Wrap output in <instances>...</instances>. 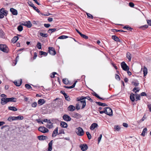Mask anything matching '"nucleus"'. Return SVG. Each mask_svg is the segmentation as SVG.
Returning <instances> with one entry per match:
<instances>
[{
    "mask_svg": "<svg viewBox=\"0 0 151 151\" xmlns=\"http://www.w3.org/2000/svg\"><path fill=\"white\" fill-rule=\"evenodd\" d=\"M0 12L5 16H6L8 14V11L5 10L4 8L0 9Z\"/></svg>",
    "mask_w": 151,
    "mask_h": 151,
    "instance_id": "12",
    "label": "nucleus"
},
{
    "mask_svg": "<svg viewBox=\"0 0 151 151\" xmlns=\"http://www.w3.org/2000/svg\"><path fill=\"white\" fill-rule=\"evenodd\" d=\"M8 108L9 110L14 111L17 110V109L14 106H9Z\"/></svg>",
    "mask_w": 151,
    "mask_h": 151,
    "instance_id": "24",
    "label": "nucleus"
},
{
    "mask_svg": "<svg viewBox=\"0 0 151 151\" xmlns=\"http://www.w3.org/2000/svg\"><path fill=\"white\" fill-rule=\"evenodd\" d=\"M68 36L65 35H62L58 37V39H62L68 38Z\"/></svg>",
    "mask_w": 151,
    "mask_h": 151,
    "instance_id": "41",
    "label": "nucleus"
},
{
    "mask_svg": "<svg viewBox=\"0 0 151 151\" xmlns=\"http://www.w3.org/2000/svg\"><path fill=\"white\" fill-rule=\"evenodd\" d=\"M10 12L14 15H17V11L14 8H11L10 9Z\"/></svg>",
    "mask_w": 151,
    "mask_h": 151,
    "instance_id": "17",
    "label": "nucleus"
},
{
    "mask_svg": "<svg viewBox=\"0 0 151 151\" xmlns=\"http://www.w3.org/2000/svg\"><path fill=\"white\" fill-rule=\"evenodd\" d=\"M64 96L65 98V99L66 100L69 101L70 100V98L69 97V96L67 94L65 95Z\"/></svg>",
    "mask_w": 151,
    "mask_h": 151,
    "instance_id": "40",
    "label": "nucleus"
},
{
    "mask_svg": "<svg viewBox=\"0 0 151 151\" xmlns=\"http://www.w3.org/2000/svg\"><path fill=\"white\" fill-rule=\"evenodd\" d=\"M96 103L98 105H99L100 106H107V105L106 104L103 103H102L99 102H96Z\"/></svg>",
    "mask_w": 151,
    "mask_h": 151,
    "instance_id": "33",
    "label": "nucleus"
},
{
    "mask_svg": "<svg viewBox=\"0 0 151 151\" xmlns=\"http://www.w3.org/2000/svg\"><path fill=\"white\" fill-rule=\"evenodd\" d=\"M0 50H1L5 52H8L9 51V49L5 45H0Z\"/></svg>",
    "mask_w": 151,
    "mask_h": 151,
    "instance_id": "2",
    "label": "nucleus"
},
{
    "mask_svg": "<svg viewBox=\"0 0 151 151\" xmlns=\"http://www.w3.org/2000/svg\"><path fill=\"white\" fill-rule=\"evenodd\" d=\"M15 120H22L24 119V117L22 116H14Z\"/></svg>",
    "mask_w": 151,
    "mask_h": 151,
    "instance_id": "27",
    "label": "nucleus"
},
{
    "mask_svg": "<svg viewBox=\"0 0 151 151\" xmlns=\"http://www.w3.org/2000/svg\"><path fill=\"white\" fill-rule=\"evenodd\" d=\"M105 109V113L107 115L111 116H112V111L109 107H106L104 108Z\"/></svg>",
    "mask_w": 151,
    "mask_h": 151,
    "instance_id": "3",
    "label": "nucleus"
},
{
    "mask_svg": "<svg viewBox=\"0 0 151 151\" xmlns=\"http://www.w3.org/2000/svg\"><path fill=\"white\" fill-rule=\"evenodd\" d=\"M63 119L66 121H70L71 120V118L67 114H64L63 116Z\"/></svg>",
    "mask_w": 151,
    "mask_h": 151,
    "instance_id": "9",
    "label": "nucleus"
},
{
    "mask_svg": "<svg viewBox=\"0 0 151 151\" xmlns=\"http://www.w3.org/2000/svg\"><path fill=\"white\" fill-rule=\"evenodd\" d=\"M58 127H57L54 131L52 134V137H55L58 133Z\"/></svg>",
    "mask_w": 151,
    "mask_h": 151,
    "instance_id": "23",
    "label": "nucleus"
},
{
    "mask_svg": "<svg viewBox=\"0 0 151 151\" xmlns=\"http://www.w3.org/2000/svg\"><path fill=\"white\" fill-rule=\"evenodd\" d=\"M57 74V73L55 72H53L52 73L50 77L52 78H54L55 77V74Z\"/></svg>",
    "mask_w": 151,
    "mask_h": 151,
    "instance_id": "57",
    "label": "nucleus"
},
{
    "mask_svg": "<svg viewBox=\"0 0 151 151\" xmlns=\"http://www.w3.org/2000/svg\"><path fill=\"white\" fill-rule=\"evenodd\" d=\"M84 99V97L82 96L81 98H77V101H83V100Z\"/></svg>",
    "mask_w": 151,
    "mask_h": 151,
    "instance_id": "52",
    "label": "nucleus"
},
{
    "mask_svg": "<svg viewBox=\"0 0 151 151\" xmlns=\"http://www.w3.org/2000/svg\"><path fill=\"white\" fill-rule=\"evenodd\" d=\"M37 104L36 102H34L31 104V106L32 107L35 108L36 107Z\"/></svg>",
    "mask_w": 151,
    "mask_h": 151,
    "instance_id": "48",
    "label": "nucleus"
},
{
    "mask_svg": "<svg viewBox=\"0 0 151 151\" xmlns=\"http://www.w3.org/2000/svg\"><path fill=\"white\" fill-rule=\"evenodd\" d=\"M93 95L95 96L96 97L98 98L99 99L104 100V99H102V98L100 97L97 93H96L95 92H94Z\"/></svg>",
    "mask_w": 151,
    "mask_h": 151,
    "instance_id": "39",
    "label": "nucleus"
},
{
    "mask_svg": "<svg viewBox=\"0 0 151 151\" xmlns=\"http://www.w3.org/2000/svg\"><path fill=\"white\" fill-rule=\"evenodd\" d=\"M143 72L144 76H145L147 73V69L146 67H144L143 69Z\"/></svg>",
    "mask_w": 151,
    "mask_h": 151,
    "instance_id": "26",
    "label": "nucleus"
},
{
    "mask_svg": "<svg viewBox=\"0 0 151 151\" xmlns=\"http://www.w3.org/2000/svg\"><path fill=\"white\" fill-rule=\"evenodd\" d=\"M40 35L41 36L44 37H47L48 36V35L47 34H44L42 32L40 33Z\"/></svg>",
    "mask_w": 151,
    "mask_h": 151,
    "instance_id": "37",
    "label": "nucleus"
},
{
    "mask_svg": "<svg viewBox=\"0 0 151 151\" xmlns=\"http://www.w3.org/2000/svg\"><path fill=\"white\" fill-rule=\"evenodd\" d=\"M80 35L82 37H83V38L85 39H87L88 38V36H86V35H85L82 34V33H81Z\"/></svg>",
    "mask_w": 151,
    "mask_h": 151,
    "instance_id": "44",
    "label": "nucleus"
},
{
    "mask_svg": "<svg viewBox=\"0 0 151 151\" xmlns=\"http://www.w3.org/2000/svg\"><path fill=\"white\" fill-rule=\"evenodd\" d=\"M63 82L65 84H67L68 83V80L65 78L63 79Z\"/></svg>",
    "mask_w": 151,
    "mask_h": 151,
    "instance_id": "47",
    "label": "nucleus"
},
{
    "mask_svg": "<svg viewBox=\"0 0 151 151\" xmlns=\"http://www.w3.org/2000/svg\"><path fill=\"white\" fill-rule=\"evenodd\" d=\"M139 91V88H134L132 91L134 92L135 93H136L137 92H138Z\"/></svg>",
    "mask_w": 151,
    "mask_h": 151,
    "instance_id": "43",
    "label": "nucleus"
},
{
    "mask_svg": "<svg viewBox=\"0 0 151 151\" xmlns=\"http://www.w3.org/2000/svg\"><path fill=\"white\" fill-rule=\"evenodd\" d=\"M86 135H87V137H88V139H91V135L88 132H86Z\"/></svg>",
    "mask_w": 151,
    "mask_h": 151,
    "instance_id": "49",
    "label": "nucleus"
},
{
    "mask_svg": "<svg viewBox=\"0 0 151 151\" xmlns=\"http://www.w3.org/2000/svg\"><path fill=\"white\" fill-rule=\"evenodd\" d=\"M140 96L138 94H136V101H137L138 100H140Z\"/></svg>",
    "mask_w": 151,
    "mask_h": 151,
    "instance_id": "51",
    "label": "nucleus"
},
{
    "mask_svg": "<svg viewBox=\"0 0 151 151\" xmlns=\"http://www.w3.org/2000/svg\"><path fill=\"white\" fill-rule=\"evenodd\" d=\"M98 124L96 123H93L92 124L90 127V129L91 130H93L95 128L97 127Z\"/></svg>",
    "mask_w": 151,
    "mask_h": 151,
    "instance_id": "16",
    "label": "nucleus"
},
{
    "mask_svg": "<svg viewBox=\"0 0 151 151\" xmlns=\"http://www.w3.org/2000/svg\"><path fill=\"white\" fill-rule=\"evenodd\" d=\"M77 82V81H76L75 83H73V84L71 86H69V88H74L75 86V85Z\"/></svg>",
    "mask_w": 151,
    "mask_h": 151,
    "instance_id": "53",
    "label": "nucleus"
},
{
    "mask_svg": "<svg viewBox=\"0 0 151 151\" xmlns=\"http://www.w3.org/2000/svg\"><path fill=\"white\" fill-rule=\"evenodd\" d=\"M50 54L52 55H55L56 54L54 48L49 47L48 48Z\"/></svg>",
    "mask_w": 151,
    "mask_h": 151,
    "instance_id": "6",
    "label": "nucleus"
},
{
    "mask_svg": "<svg viewBox=\"0 0 151 151\" xmlns=\"http://www.w3.org/2000/svg\"><path fill=\"white\" fill-rule=\"evenodd\" d=\"M146 117L145 116V114L142 118L141 120L139 121H138V123H139L142 122V121H144L146 119Z\"/></svg>",
    "mask_w": 151,
    "mask_h": 151,
    "instance_id": "46",
    "label": "nucleus"
},
{
    "mask_svg": "<svg viewBox=\"0 0 151 151\" xmlns=\"http://www.w3.org/2000/svg\"><path fill=\"white\" fill-rule=\"evenodd\" d=\"M127 57L129 61H130L131 60L132 57L131 54L129 52L127 53Z\"/></svg>",
    "mask_w": 151,
    "mask_h": 151,
    "instance_id": "29",
    "label": "nucleus"
},
{
    "mask_svg": "<svg viewBox=\"0 0 151 151\" xmlns=\"http://www.w3.org/2000/svg\"><path fill=\"white\" fill-rule=\"evenodd\" d=\"M123 28L126 29H127V30H129V29H132L131 28L129 27L128 26H125L123 27Z\"/></svg>",
    "mask_w": 151,
    "mask_h": 151,
    "instance_id": "58",
    "label": "nucleus"
},
{
    "mask_svg": "<svg viewBox=\"0 0 151 151\" xmlns=\"http://www.w3.org/2000/svg\"><path fill=\"white\" fill-rule=\"evenodd\" d=\"M56 30V29L55 28L52 29H49L48 31V32L50 33H52L53 32H55Z\"/></svg>",
    "mask_w": 151,
    "mask_h": 151,
    "instance_id": "38",
    "label": "nucleus"
},
{
    "mask_svg": "<svg viewBox=\"0 0 151 151\" xmlns=\"http://www.w3.org/2000/svg\"><path fill=\"white\" fill-rule=\"evenodd\" d=\"M19 39L18 37L17 36L14 37L12 40V41L13 43H15Z\"/></svg>",
    "mask_w": 151,
    "mask_h": 151,
    "instance_id": "34",
    "label": "nucleus"
},
{
    "mask_svg": "<svg viewBox=\"0 0 151 151\" xmlns=\"http://www.w3.org/2000/svg\"><path fill=\"white\" fill-rule=\"evenodd\" d=\"M25 87L28 89H29L32 88L31 86L28 84H26L25 85Z\"/></svg>",
    "mask_w": 151,
    "mask_h": 151,
    "instance_id": "54",
    "label": "nucleus"
},
{
    "mask_svg": "<svg viewBox=\"0 0 151 151\" xmlns=\"http://www.w3.org/2000/svg\"><path fill=\"white\" fill-rule=\"evenodd\" d=\"M75 107L72 105H70L68 107V110L72 111H74L75 109Z\"/></svg>",
    "mask_w": 151,
    "mask_h": 151,
    "instance_id": "18",
    "label": "nucleus"
},
{
    "mask_svg": "<svg viewBox=\"0 0 151 151\" xmlns=\"http://www.w3.org/2000/svg\"><path fill=\"white\" fill-rule=\"evenodd\" d=\"M80 147L81 148V150L83 151H85L88 148L87 145L85 144L81 145Z\"/></svg>",
    "mask_w": 151,
    "mask_h": 151,
    "instance_id": "8",
    "label": "nucleus"
},
{
    "mask_svg": "<svg viewBox=\"0 0 151 151\" xmlns=\"http://www.w3.org/2000/svg\"><path fill=\"white\" fill-rule=\"evenodd\" d=\"M129 5L130 6L132 7H133L134 6V4L132 2H130L129 3Z\"/></svg>",
    "mask_w": 151,
    "mask_h": 151,
    "instance_id": "59",
    "label": "nucleus"
},
{
    "mask_svg": "<svg viewBox=\"0 0 151 151\" xmlns=\"http://www.w3.org/2000/svg\"><path fill=\"white\" fill-rule=\"evenodd\" d=\"M102 137V135L101 134L100 135L99 137L98 138V143L99 142Z\"/></svg>",
    "mask_w": 151,
    "mask_h": 151,
    "instance_id": "63",
    "label": "nucleus"
},
{
    "mask_svg": "<svg viewBox=\"0 0 151 151\" xmlns=\"http://www.w3.org/2000/svg\"><path fill=\"white\" fill-rule=\"evenodd\" d=\"M73 117L76 119H78L81 117V115L80 114L78 113L74 114H73Z\"/></svg>",
    "mask_w": 151,
    "mask_h": 151,
    "instance_id": "22",
    "label": "nucleus"
},
{
    "mask_svg": "<svg viewBox=\"0 0 151 151\" xmlns=\"http://www.w3.org/2000/svg\"><path fill=\"white\" fill-rule=\"evenodd\" d=\"M17 29L19 31L21 32L23 30V27L21 25H20L18 26Z\"/></svg>",
    "mask_w": 151,
    "mask_h": 151,
    "instance_id": "45",
    "label": "nucleus"
},
{
    "mask_svg": "<svg viewBox=\"0 0 151 151\" xmlns=\"http://www.w3.org/2000/svg\"><path fill=\"white\" fill-rule=\"evenodd\" d=\"M8 98H2L1 99V104L2 105H4L7 103V102H9Z\"/></svg>",
    "mask_w": 151,
    "mask_h": 151,
    "instance_id": "10",
    "label": "nucleus"
},
{
    "mask_svg": "<svg viewBox=\"0 0 151 151\" xmlns=\"http://www.w3.org/2000/svg\"><path fill=\"white\" fill-rule=\"evenodd\" d=\"M37 47L38 49H41L42 47V45L41 43L39 42H38L37 45Z\"/></svg>",
    "mask_w": 151,
    "mask_h": 151,
    "instance_id": "42",
    "label": "nucleus"
},
{
    "mask_svg": "<svg viewBox=\"0 0 151 151\" xmlns=\"http://www.w3.org/2000/svg\"><path fill=\"white\" fill-rule=\"evenodd\" d=\"M147 132V129L146 128H145L143 130L141 135L144 137L145 135V133H146Z\"/></svg>",
    "mask_w": 151,
    "mask_h": 151,
    "instance_id": "31",
    "label": "nucleus"
},
{
    "mask_svg": "<svg viewBox=\"0 0 151 151\" xmlns=\"http://www.w3.org/2000/svg\"><path fill=\"white\" fill-rule=\"evenodd\" d=\"M45 102V101L43 99H40L38 100V104L40 105H42Z\"/></svg>",
    "mask_w": 151,
    "mask_h": 151,
    "instance_id": "15",
    "label": "nucleus"
},
{
    "mask_svg": "<svg viewBox=\"0 0 151 151\" xmlns=\"http://www.w3.org/2000/svg\"><path fill=\"white\" fill-rule=\"evenodd\" d=\"M52 140L49 143L48 145V150L47 151H51L52 149Z\"/></svg>",
    "mask_w": 151,
    "mask_h": 151,
    "instance_id": "19",
    "label": "nucleus"
},
{
    "mask_svg": "<svg viewBox=\"0 0 151 151\" xmlns=\"http://www.w3.org/2000/svg\"><path fill=\"white\" fill-rule=\"evenodd\" d=\"M38 138L40 140H44L46 139L47 138V137L46 136L40 135L38 136Z\"/></svg>",
    "mask_w": 151,
    "mask_h": 151,
    "instance_id": "21",
    "label": "nucleus"
},
{
    "mask_svg": "<svg viewBox=\"0 0 151 151\" xmlns=\"http://www.w3.org/2000/svg\"><path fill=\"white\" fill-rule=\"evenodd\" d=\"M134 94L133 93H131L130 95V98L131 100L133 102L135 100Z\"/></svg>",
    "mask_w": 151,
    "mask_h": 151,
    "instance_id": "32",
    "label": "nucleus"
},
{
    "mask_svg": "<svg viewBox=\"0 0 151 151\" xmlns=\"http://www.w3.org/2000/svg\"><path fill=\"white\" fill-rule=\"evenodd\" d=\"M76 134L79 136H82L84 134L83 129L80 127L76 128Z\"/></svg>",
    "mask_w": 151,
    "mask_h": 151,
    "instance_id": "1",
    "label": "nucleus"
},
{
    "mask_svg": "<svg viewBox=\"0 0 151 151\" xmlns=\"http://www.w3.org/2000/svg\"><path fill=\"white\" fill-rule=\"evenodd\" d=\"M40 55H47V53L45 52H44L42 51H40Z\"/></svg>",
    "mask_w": 151,
    "mask_h": 151,
    "instance_id": "50",
    "label": "nucleus"
},
{
    "mask_svg": "<svg viewBox=\"0 0 151 151\" xmlns=\"http://www.w3.org/2000/svg\"><path fill=\"white\" fill-rule=\"evenodd\" d=\"M112 39L116 41L120 42V40L119 39L118 37L115 35H113L112 36Z\"/></svg>",
    "mask_w": 151,
    "mask_h": 151,
    "instance_id": "28",
    "label": "nucleus"
},
{
    "mask_svg": "<svg viewBox=\"0 0 151 151\" xmlns=\"http://www.w3.org/2000/svg\"><path fill=\"white\" fill-rule=\"evenodd\" d=\"M115 78L117 80H118L119 81L120 80V77L118 75L116 74L115 75Z\"/></svg>",
    "mask_w": 151,
    "mask_h": 151,
    "instance_id": "62",
    "label": "nucleus"
},
{
    "mask_svg": "<svg viewBox=\"0 0 151 151\" xmlns=\"http://www.w3.org/2000/svg\"><path fill=\"white\" fill-rule=\"evenodd\" d=\"M14 83L15 85H16L17 86H19L22 83V81L21 80L20 81H15L14 82Z\"/></svg>",
    "mask_w": 151,
    "mask_h": 151,
    "instance_id": "30",
    "label": "nucleus"
},
{
    "mask_svg": "<svg viewBox=\"0 0 151 151\" xmlns=\"http://www.w3.org/2000/svg\"><path fill=\"white\" fill-rule=\"evenodd\" d=\"M147 22L149 25L151 26V20H147Z\"/></svg>",
    "mask_w": 151,
    "mask_h": 151,
    "instance_id": "61",
    "label": "nucleus"
},
{
    "mask_svg": "<svg viewBox=\"0 0 151 151\" xmlns=\"http://www.w3.org/2000/svg\"><path fill=\"white\" fill-rule=\"evenodd\" d=\"M121 65L122 68L125 71L129 70V68L124 62H122L121 63Z\"/></svg>",
    "mask_w": 151,
    "mask_h": 151,
    "instance_id": "4",
    "label": "nucleus"
},
{
    "mask_svg": "<svg viewBox=\"0 0 151 151\" xmlns=\"http://www.w3.org/2000/svg\"><path fill=\"white\" fill-rule=\"evenodd\" d=\"M52 124L53 123L50 121V120H49V122H47L45 125L47 128L50 129L52 128L53 127Z\"/></svg>",
    "mask_w": 151,
    "mask_h": 151,
    "instance_id": "11",
    "label": "nucleus"
},
{
    "mask_svg": "<svg viewBox=\"0 0 151 151\" xmlns=\"http://www.w3.org/2000/svg\"><path fill=\"white\" fill-rule=\"evenodd\" d=\"M61 126L63 128H66L68 127V124L67 123L64 122H61L60 123Z\"/></svg>",
    "mask_w": 151,
    "mask_h": 151,
    "instance_id": "20",
    "label": "nucleus"
},
{
    "mask_svg": "<svg viewBox=\"0 0 151 151\" xmlns=\"http://www.w3.org/2000/svg\"><path fill=\"white\" fill-rule=\"evenodd\" d=\"M7 99L9 102H16L17 101V99L14 97L8 98Z\"/></svg>",
    "mask_w": 151,
    "mask_h": 151,
    "instance_id": "25",
    "label": "nucleus"
},
{
    "mask_svg": "<svg viewBox=\"0 0 151 151\" xmlns=\"http://www.w3.org/2000/svg\"><path fill=\"white\" fill-rule=\"evenodd\" d=\"M38 129L39 131L43 133L47 132L49 131L48 130L47 128L44 127H39Z\"/></svg>",
    "mask_w": 151,
    "mask_h": 151,
    "instance_id": "5",
    "label": "nucleus"
},
{
    "mask_svg": "<svg viewBox=\"0 0 151 151\" xmlns=\"http://www.w3.org/2000/svg\"><path fill=\"white\" fill-rule=\"evenodd\" d=\"M84 99H87L88 100L90 101L91 102H92L93 101L92 99H91L89 96H86V97H84Z\"/></svg>",
    "mask_w": 151,
    "mask_h": 151,
    "instance_id": "56",
    "label": "nucleus"
},
{
    "mask_svg": "<svg viewBox=\"0 0 151 151\" xmlns=\"http://www.w3.org/2000/svg\"><path fill=\"white\" fill-rule=\"evenodd\" d=\"M132 83L134 85L136 86H138L139 84L138 83L136 82H133Z\"/></svg>",
    "mask_w": 151,
    "mask_h": 151,
    "instance_id": "64",
    "label": "nucleus"
},
{
    "mask_svg": "<svg viewBox=\"0 0 151 151\" xmlns=\"http://www.w3.org/2000/svg\"><path fill=\"white\" fill-rule=\"evenodd\" d=\"M80 102H78V103L76 105V109L78 110L80 109V104H81Z\"/></svg>",
    "mask_w": 151,
    "mask_h": 151,
    "instance_id": "35",
    "label": "nucleus"
},
{
    "mask_svg": "<svg viewBox=\"0 0 151 151\" xmlns=\"http://www.w3.org/2000/svg\"><path fill=\"white\" fill-rule=\"evenodd\" d=\"M7 120L10 122L15 120L14 116H10L8 117Z\"/></svg>",
    "mask_w": 151,
    "mask_h": 151,
    "instance_id": "36",
    "label": "nucleus"
},
{
    "mask_svg": "<svg viewBox=\"0 0 151 151\" xmlns=\"http://www.w3.org/2000/svg\"><path fill=\"white\" fill-rule=\"evenodd\" d=\"M78 102H80L81 103V104H80V106L81 105L82 106V108H81V109H83L86 106V101L85 100L81 101H79Z\"/></svg>",
    "mask_w": 151,
    "mask_h": 151,
    "instance_id": "14",
    "label": "nucleus"
},
{
    "mask_svg": "<svg viewBox=\"0 0 151 151\" xmlns=\"http://www.w3.org/2000/svg\"><path fill=\"white\" fill-rule=\"evenodd\" d=\"M44 26L46 28H48L50 26V24H45Z\"/></svg>",
    "mask_w": 151,
    "mask_h": 151,
    "instance_id": "60",
    "label": "nucleus"
},
{
    "mask_svg": "<svg viewBox=\"0 0 151 151\" xmlns=\"http://www.w3.org/2000/svg\"><path fill=\"white\" fill-rule=\"evenodd\" d=\"M86 14L87 16H88V17L91 18V19H93V17L91 14L88 13H86Z\"/></svg>",
    "mask_w": 151,
    "mask_h": 151,
    "instance_id": "55",
    "label": "nucleus"
},
{
    "mask_svg": "<svg viewBox=\"0 0 151 151\" xmlns=\"http://www.w3.org/2000/svg\"><path fill=\"white\" fill-rule=\"evenodd\" d=\"M28 4L29 5H30L31 7H32L37 12L39 13L40 12V11L39 9H37V7L35 6L33 4L31 3V2H29Z\"/></svg>",
    "mask_w": 151,
    "mask_h": 151,
    "instance_id": "13",
    "label": "nucleus"
},
{
    "mask_svg": "<svg viewBox=\"0 0 151 151\" xmlns=\"http://www.w3.org/2000/svg\"><path fill=\"white\" fill-rule=\"evenodd\" d=\"M22 24L27 26L28 28H30L32 26V24L30 21L25 22H23Z\"/></svg>",
    "mask_w": 151,
    "mask_h": 151,
    "instance_id": "7",
    "label": "nucleus"
}]
</instances>
